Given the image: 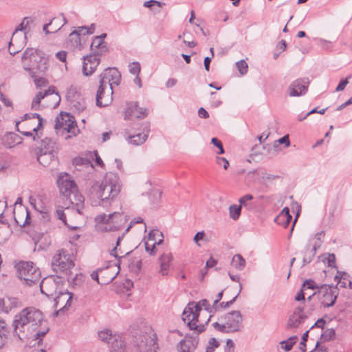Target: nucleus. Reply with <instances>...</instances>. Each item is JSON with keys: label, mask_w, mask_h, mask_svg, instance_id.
Masks as SVG:
<instances>
[{"label": "nucleus", "mask_w": 352, "mask_h": 352, "mask_svg": "<svg viewBox=\"0 0 352 352\" xmlns=\"http://www.w3.org/2000/svg\"><path fill=\"white\" fill-rule=\"evenodd\" d=\"M66 295H69V297L67 298V299L66 300L65 305L63 307L59 309L58 311H56L54 312L53 315L54 317H57L60 313L63 312L65 310H67L68 307L71 306V302H72V294L67 291L65 292H58V295L54 298V308H56L58 303L62 299L65 300V297Z\"/></svg>", "instance_id": "nucleus-22"}, {"label": "nucleus", "mask_w": 352, "mask_h": 352, "mask_svg": "<svg viewBox=\"0 0 352 352\" xmlns=\"http://www.w3.org/2000/svg\"><path fill=\"white\" fill-rule=\"evenodd\" d=\"M54 128L56 130L63 129L74 135H76V131L79 132V130L76 129L77 124L74 117L68 113H60L56 117Z\"/></svg>", "instance_id": "nucleus-11"}, {"label": "nucleus", "mask_w": 352, "mask_h": 352, "mask_svg": "<svg viewBox=\"0 0 352 352\" xmlns=\"http://www.w3.org/2000/svg\"><path fill=\"white\" fill-rule=\"evenodd\" d=\"M18 277L23 279L28 285L38 283L41 279V272L33 262L21 261L16 265Z\"/></svg>", "instance_id": "nucleus-7"}, {"label": "nucleus", "mask_w": 352, "mask_h": 352, "mask_svg": "<svg viewBox=\"0 0 352 352\" xmlns=\"http://www.w3.org/2000/svg\"><path fill=\"white\" fill-rule=\"evenodd\" d=\"M212 327L218 331L223 333H230V331L228 329H227V325L223 321L222 323H219L218 322H215L212 323Z\"/></svg>", "instance_id": "nucleus-47"}, {"label": "nucleus", "mask_w": 352, "mask_h": 352, "mask_svg": "<svg viewBox=\"0 0 352 352\" xmlns=\"http://www.w3.org/2000/svg\"><path fill=\"white\" fill-rule=\"evenodd\" d=\"M336 336V331L333 328L328 329L325 330L321 335L320 338V342H327L333 339Z\"/></svg>", "instance_id": "nucleus-43"}, {"label": "nucleus", "mask_w": 352, "mask_h": 352, "mask_svg": "<svg viewBox=\"0 0 352 352\" xmlns=\"http://www.w3.org/2000/svg\"><path fill=\"white\" fill-rule=\"evenodd\" d=\"M72 195L74 198H72V200L76 201V210L77 212L80 214V208L82 206L83 202H84V197L82 195H80L77 192V190L75 191L74 193H72ZM73 203V201H72Z\"/></svg>", "instance_id": "nucleus-44"}, {"label": "nucleus", "mask_w": 352, "mask_h": 352, "mask_svg": "<svg viewBox=\"0 0 352 352\" xmlns=\"http://www.w3.org/2000/svg\"><path fill=\"white\" fill-rule=\"evenodd\" d=\"M38 162L43 166H47L54 158V153H36Z\"/></svg>", "instance_id": "nucleus-33"}, {"label": "nucleus", "mask_w": 352, "mask_h": 352, "mask_svg": "<svg viewBox=\"0 0 352 352\" xmlns=\"http://www.w3.org/2000/svg\"><path fill=\"white\" fill-rule=\"evenodd\" d=\"M236 68L239 71V72L241 75H244L248 72V63L244 60H241L236 63Z\"/></svg>", "instance_id": "nucleus-48"}, {"label": "nucleus", "mask_w": 352, "mask_h": 352, "mask_svg": "<svg viewBox=\"0 0 352 352\" xmlns=\"http://www.w3.org/2000/svg\"><path fill=\"white\" fill-rule=\"evenodd\" d=\"M21 63L23 69L34 79L36 87L47 85L48 81L45 78L38 76L47 68V58L42 51L36 48H27L23 53Z\"/></svg>", "instance_id": "nucleus-2"}, {"label": "nucleus", "mask_w": 352, "mask_h": 352, "mask_svg": "<svg viewBox=\"0 0 352 352\" xmlns=\"http://www.w3.org/2000/svg\"><path fill=\"white\" fill-rule=\"evenodd\" d=\"M199 313H197L192 311V314H190V316L186 318V317H184V316L182 314L183 321L186 323L188 327L190 330L195 331L197 334L201 333L206 330V325L208 324L210 318L212 317V315H210L205 324L198 325L197 324V322L199 321Z\"/></svg>", "instance_id": "nucleus-18"}, {"label": "nucleus", "mask_w": 352, "mask_h": 352, "mask_svg": "<svg viewBox=\"0 0 352 352\" xmlns=\"http://www.w3.org/2000/svg\"><path fill=\"white\" fill-rule=\"evenodd\" d=\"M69 40L72 42L74 47L79 50L82 47L80 42V36L78 35L77 32H72L69 35Z\"/></svg>", "instance_id": "nucleus-42"}, {"label": "nucleus", "mask_w": 352, "mask_h": 352, "mask_svg": "<svg viewBox=\"0 0 352 352\" xmlns=\"http://www.w3.org/2000/svg\"><path fill=\"white\" fill-rule=\"evenodd\" d=\"M61 21V19L60 18H53L50 21V23H46L43 25V30L45 32V33L46 34H49L50 33H54L52 32V30H51L50 31L48 30V27L50 26V25H54V24L56 22H60Z\"/></svg>", "instance_id": "nucleus-54"}, {"label": "nucleus", "mask_w": 352, "mask_h": 352, "mask_svg": "<svg viewBox=\"0 0 352 352\" xmlns=\"http://www.w3.org/2000/svg\"><path fill=\"white\" fill-rule=\"evenodd\" d=\"M142 133H138L133 135H129L126 140L131 144L135 146H139L142 144L147 140L150 131H151V125L148 122H145L142 124L141 126Z\"/></svg>", "instance_id": "nucleus-19"}, {"label": "nucleus", "mask_w": 352, "mask_h": 352, "mask_svg": "<svg viewBox=\"0 0 352 352\" xmlns=\"http://www.w3.org/2000/svg\"><path fill=\"white\" fill-rule=\"evenodd\" d=\"M157 335L153 330L140 331L133 337L131 345L135 352H157Z\"/></svg>", "instance_id": "nucleus-5"}, {"label": "nucleus", "mask_w": 352, "mask_h": 352, "mask_svg": "<svg viewBox=\"0 0 352 352\" xmlns=\"http://www.w3.org/2000/svg\"><path fill=\"white\" fill-rule=\"evenodd\" d=\"M108 88L109 87H105L104 83H100L96 96V102L98 107H107L112 101V94H110V95L104 96V90Z\"/></svg>", "instance_id": "nucleus-21"}, {"label": "nucleus", "mask_w": 352, "mask_h": 352, "mask_svg": "<svg viewBox=\"0 0 352 352\" xmlns=\"http://www.w3.org/2000/svg\"><path fill=\"white\" fill-rule=\"evenodd\" d=\"M173 256L170 253H164L159 258L160 264V273L162 276H167L170 268V262Z\"/></svg>", "instance_id": "nucleus-26"}, {"label": "nucleus", "mask_w": 352, "mask_h": 352, "mask_svg": "<svg viewBox=\"0 0 352 352\" xmlns=\"http://www.w3.org/2000/svg\"><path fill=\"white\" fill-rule=\"evenodd\" d=\"M311 240L312 239L309 240V243L302 251V254H303L302 266L310 263L313 261L314 258L315 257L317 249L320 247V243H314L312 244Z\"/></svg>", "instance_id": "nucleus-20"}, {"label": "nucleus", "mask_w": 352, "mask_h": 352, "mask_svg": "<svg viewBox=\"0 0 352 352\" xmlns=\"http://www.w3.org/2000/svg\"><path fill=\"white\" fill-rule=\"evenodd\" d=\"M122 183L118 175L114 172L107 173L102 184L98 186L96 196L102 203L113 199L120 192Z\"/></svg>", "instance_id": "nucleus-3"}, {"label": "nucleus", "mask_w": 352, "mask_h": 352, "mask_svg": "<svg viewBox=\"0 0 352 352\" xmlns=\"http://www.w3.org/2000/svg\"><path fill=\"white\" fill-rule=\"evenodd\" d=\"M326 324V321L323 318H319L311 327L309 329H312L314 327H318L323 329L324 324Z\"/></svg>", "instance_id": "nucleus-64"}, {"label": "nucleus", "mask_w": 352, "mask_h": 352, "mask_svg": "<svg viewBox=\"0 0 352 352\" xmlns=\"http://www.w3.org/2000/svg\"><path fill=\"white\" fill-rule=\"evenodd\" d=\"M97 54H91L83 57L82 74L88 76L91 75L96 69L100 62V56Z\"/></svg>", "instance_id": "nucleus-15"}, {"label": "nucleus", "mask_w": 352, "mask_h": 352, "mask_svg": "<svg viewBox=\"0 0 352 352\" xmlns=\"http://www.w3.org/2000/svg\"><path fill=\"white\" fill-rule=\"evenodd\" d=\"M65 278L69 285L73 287L80 285L84 282L85 279L82 273H76L74 277H72V275H68L66 276Z\"/></svg>", "instance_id": "nucleus-35"}, {"label": "nucleus", "mask_w": 352, "mask_h": 352, "mask_svg": "<svg viewBox=\"0 0 352 352\" xmlns=\"http://www.w3.org/2000/svg\"><path fill=\"white\" fill-rule=\"evenodd\" d=\"M56 215H57L58 219H60V221H62V222L65 225H67L66 216L64 212L63 208L62 207H59L56 209Z\"/></svg>", "instance_id": "nucleus-58"}, {"label": "nucleus", "mask_w": 352, "mask_h": 352, "mask_svg": "<svg viewBox=\"0 0 352 352\" xmlns=\"http://www.w3.org/2000/svg\"><path fill=\"white\" fill-rule=\"evenodd\" d=\"M352 78V74L348 76L345 79L340 80L338 86L336 88V91H343L346 86L349 84V80Z\"/></svg>", "instance_id": "nucleus-53"}, {"label": "nucleus", "mask_w": 352, "mask_h": 352, "mask_svg": "<svg viewBox=\"0 0 352 352\" xmlns=\"http://www.w3.org/2000/svg\"><path fill=\"white\" fill-rule=\"evenodd\" d=\"M309 352H327L325 346L320 345V341H317L315 348Z\"/></svg>", "instance_id": "nucleus-62"}, {"label": "nucleus", "mask_w": 352, "mask_h": 352, "mask_svg": "<svg viewBox=\"0 0 352 352\" xmlns=\"http://www.w3.org/2000/svg\"><path fill=\"white\" fill-rule=\"evenodd\" d=\"M199 340L197 338H189L182 340L179 342L177 346L179 352H192L197 346Z\"/></svg>", "instance_id": "nucleus-24"}, {"label": "nucleus", "mask_w": 352, "mask_h": 352, "mask_svg": "<svg viewBox=\"0 0 352 352\" xmlns=\"http://www.w3.org/2000/svg\"><path fill=\"white\" fill-rule=\"evenodd\" d=\"M310 329L305 332L302 336L301 342L300 343V349L302 352H306V342L307 341L309 332Z\"/></svg>", "instance_id": "nucleus-56"}, {"label": "nucleus", "mask_w": 352, "mask_h": 352, "mask_svg": "<svg viewBox=\"0 0 352 352\" xmlns=\"http://www.w3.org/2000/svg\"><path fill=\"white\" fill-rule=\"evenodd\" d=\"M320 285H317L315 281L312 279H307L302 284V288L304 290L306 289H316L319 290Z\"/></svg>", "instance_id": "nucleus-46"}, {"label": "nucleus", "mask_w": 352, "mask_h": 352, "mask_svg": "<svg viewBox=\"0 0 352 352\" xmlns=\"http://www.w3.org/2000/svg\"><path fill=\"white\" fill-rule=\"evenodd\" d=\"M253 199V195L246 194L239 198V206H241V208H245L247 210L252 211L255 208V204L252 201Z\"/></svg>", "instance_id": "nucleus-31"}, {"label": "nucleus", "mask_w": 352, "mask_h": 352, "mask_svg": "<svg viewBox=\"0 0 352 352\" xmlns=\"http://www.w3.org/2000/svg\"><path fill=\"white\" fill-rule=\"evenodd\" d=\"M129 69L131 74L138 76L141 70L140 64L138 62H133L129 64Z\"/></svg>", "instance_id": "nucleus-49"}, {"label": "nucleus", "mask_w": 352, "mask_h": 352, "mask_svg": "<svg viewBox=\"0 0 352 352\" xmlns=\"http://www.w3.org/2000/svg\"><path fill=\"white\" fill-rule=\"evenodd\" d=\"M98 338L106 343L112 344L116 340L122 338L120 336L113 335L112 331L109 329L100 331L98 333Z\"/></svg>", "instance_id": "nucleus-29"}, {"label": "nucleus", "mask_w": 352, "mask_h": 352, "mask_svg": "<svg viewBox=\"0 0 352 352\" xmlns=\"http://www.w3.org/2000/svg\"><path fill=\"white\" fill-rule=\"evenodd\" d=\"M99 77V82L108 86L111 94L113 93V85H118L121 80V74L116 67L106 68Z\"/></svg>", "instance_id": "nucleus-10"}, {"label": "nucleus", "mask_w": 352, "mask_h": 352, "mask_svg": "<svg viewBox=\"0 0 352 352\" xmlns=\"http://www.w3.org/2000/svg\"><path fill=\"white\" fill-rule=\"evenodd\" d=\"M51 265L53 271L56 274L65 276L72 275V270L75 266L74 256L66 250H58L53 256Z\"/></svg>", "instance_id": "nucleus-6"}, {"label": "nucleus", "mask_w": 352, "mask_h": 352, "mask_svg": "<svg viewBox=\"0 0 352 352\" xmlns=\"http://www.w3.org/2000/svg\"><path fill=\"white\" fill-rule=\"evenodd\" d=\"M107 270H104L103 268H98L96 271H94L91 274V277L93 280H96L99 284L101 285H106L109 284L111 281L114 280V278L116 277L118 272H116V274H112L111 276H109L106 280H102V282L99 281V275L103 272H106Z\"/></svg>", "instance_id": "nucleus-30"}, {"label": "nucleus", "mask_w": 352, "mask_h": 352, "mask_svg": "<svg viewBox=\"0 0 352 352\" xmlns=\"http://www.w3.org/2000/svg\"><path fill=\"white\" fill-rule=\"evenodd\" d=\"M96 30V24L91 23L89 26H80L78 27L76 30H74V32H77L78 35L81 36H85V35H90L94 33Z\"/></svg>", "instance_id": "nucleus-36"}, {"label": "nucleus", "mask_w": 352, "mask_h": 352, "mask_svg": "<svg viewBox=\"0 0 352 352\" xmlns=\"http://www.w3.org/2000/svg\"><path fill=\"white\" fill-rule=\"evenodd\" d=\"M99 37L94 36L91 43V50L94 54L103 55L108 51L107 43L100 40Z\"/></svg>", "instance_id": "nucleus-25"}, {"label": "nucleus", "mask_w": 352, "mask_h": 352, "mask_svg": "<svg viewBox=\"0 0 352 352\" xmlns=\"http://www.w3.org/2000/svg\"><path fill=\"white\" fill-rule=\"evenodd\" d=\"M147 109L139 107L137 102H131L127 104L125 112L124 120H131L133 118H143L147 116Z\"/></svg>", "instance_id": "nucleus-17"}, {"label": "nucleus", "mask_w": 352, "mask_h": 352, "mask_svg": "<svg viewBox=\"0 0 352 352\" xmlns=\"http://www.w3.org/2000/svg\"><path fill=\"white\" fill-rule=\"evenodd\" d=\"M201 303V307H204L206 311L210 313L211 315L215 313L214 307H210V305L208 300L202 299L198 302Z\"/></svg>", "instance_id": "nucleus-51"}, {"label": "nucleus", "mask_w": 352, "mask_h": 352, "mask_svg": "<svg viewBox=\"0 0 352 352\" xmlns=\"http://www.w3.org/2000/svg\"><path fill=\"white\" fill-rule=\"evenodd\" d=\"M348 278H349V275L346 272L338 270L334 280L337 282L336 285L338 288H345L346 282H342V280H348Z\"/></svg>", "instance_id": "nucleus-37"}, {"label": "nucleus", "mask_w": 352, "mask_h": 352, "mask_svg": "<svg viewBox=\"0 0 352 352\" xmlns=\"http://www.w3.org/2000/svg\"><path fill=\"white\" fill-rule=\"evenodd\" d=\"M163 5H164V3H162L156 0L146 1L143 4L144 7L149 8H152L155 6H157L158 8H161Z\"/></svg>", "instance_id": "nucleus-57"}, {"label": "nucleus", "mask_w": 352, "mask_h": 352, "mask_svg": "<svg viewBox=\"0 0 352 352\" xmlns=\"http://www.w3.org/2000/svg\"><path fill=\"white\" fill-rule=\"evenodd\" d=\"M234 349V343L231 339L226 340V345L224 349V352H233Z\"/></svg>", "instance_id": "nucleus-61"}, {"label": "nucleus", "mask_w": 352, "mask_h": 352, "mask_svg": "<svg viewBox=\"0 0 352 352\" xmlns=\"http://www.w3.org/2000/svg\"><path fill=\"white\" fill-rule=\"evenodd\" d=\"M73 107L79 113L83 111L86 108L85 100L81 99L79 101L74 102Z\"/></svg>", "instance_id": "nucleus-55"}, {"label": "nucleus", "mask_w": 352, "mask_h": 352, "mask_svg": "<svg viewBox=\"0 0 352 352\" xmlns=\"http://www.w3.org/2000/svg\"><path fill=\"white\" fill-rule=\"evenodd\" d=\"M220 320L225 321L227 329L230 333L239 332L241 330L243 325V318L239 311H232L222 316Z\"/></svg>", "instance_id": "nucleus-13"}, {"label": "nucleus", "mask_w": 352, "mask_h": 352, "mask_svg": "<svg viewBox=\"0 0 352 352\" xmlns=\"http://www.w3.org/2000/svg\"><path fill=\"white\" fill-rule=\"evenodd\" d=\"M298 337L296 336H291L287 340H283L280 342L281 348L285 351H290L293 346L296 344Z\"/></svg>", "instance_id": "nucleus-39"}, {"label": "nucleus", "mask_w": 352, "mask_h": 352, "mask_svg": "<svg viewBox=\"0 0 352 352\" xmlns=\"http://www.w3.org/2000/svg\"><path fill=\"white\" fill-rule=\"evenodd\" d=\"M32 118H38V124L36 127H34L33 129V132L35 133L36 135H37V131L42 125V121L43 118L41 117V116L38 113H25L23 115V116L21 118V120H25L28 119H32Z\"/></svg>", "instance_id": "nucleus-40"}, {"label": "nucleus", "mask_w": 352, "mask_h": 352, "mask_svg": "<svg viewBox=\"0 0 352 352\" xmlns=\"http://www.w3.org/2000/svg\"><path fill=\"white\" fill-rule=\"evenodd\" d=\"M6 300V313H8L12 309L19 305V301L16 298L8 297Z\"/></svg>", "instance_id": "nucleus-41"}, {"label": "nucleus", "mask_w": 352, "mask_h": 352, "mask_svg": "<svg viewBox=\"0 0 352 352\" xmlns=\"http://www.w3.org/2000/svg\"><path fill=\"white\" fill-rule=\"evenodd\" d=\"M46 321L43 320L42 312L32 307L24 308L19 314H16L13 320L14 334L18 336L20 340H23L21 336V333L25 332V328L28 331L35 333L26 335L28 338H32V340L37 341L39 345L43 342V338L48 333L50 328L47 326H43Z\"/></svg>", "instance_id": "nucleus-1"}, {"label": "nucleus", "mask_w": 352, "mask_h": 352, "mask_svg": "<svg viewBox=\"0 0 352 352\" xmlns=\"http://www.w3.org/2000/svg\"><path fill=\"white\" fill-rule=\"evenodd\" d=\"M22 213L23 215L25 214V219L24 222L23 223H21L16 217H14V221L18 226L21 227H24L27 225H29L31 222L30 212L27 208H25L22 210Z\"/></svg>", "instance_id": "nucleus-45"}, {"label": "nucleus", "mask_w": 352, "mask_h": 352, "mask_svg": "<svg viewBox=\"0 0 352 352\" xmlns=\"http://www.w3.org/2000/svg\"><path fill=\"white\" fill-rule=\"evenodd\" d=\"M57 185L60 192L72 201V193L77 190V186L66 173H61L57 179Z\"/></svg>", "instance_id": "nucleus-12"}, {"label": "nucleus", "mask_w": 352, "mask_h": 352, "mask_svg": "<svg viewBox=\"0 0 352 352\" xmlns=\"http://www.w3.org/2000/svg\"><path fill=\"white\" fill-rule=\"evenodd\" d=\"M46 96V93L39 91L36 94L32 100V108L36 109V106H38L41 103V100Z\"/></svg>", "instance_id": "nucleus-50"}, {"label": "nucleus", "mask_w": 352, "mask_h": 352, "mask_svg": "<svg viewBox=\"0 0 352 352\" xmlns=\"http://www.w3.org/2000/svg\"><path fill=\"white\" fill-rule=\"evenodd\" d=\"M63 275L60 276L51 275L48 277L44 278L41 284V292L42 294L50 297L54 298V294H56L58 287L64 283Z\"/></svg>", "instance_id": "nucleus-9"}, {"label": "nucleus", "mask_w": 352, "mask_h": 352, "mask_svg": "<svg viewBox=\"0 0 352 352\" xmlns=\"http://www.w3.org/2000/svg\"><path fill=\"white\" fill-rule=\"evenodd\" d=\"M308 316L304 312L302 307H296L293 314L289 317L287 322V328L294 329L303 324L307 319Z\"/></svg>", "instance_id": "nucleus-16"}, {"label": "nucleus", "mask_w": 352, "mask_h": 352, "mask_svg": "<svg viewBox=\"0 0 352 352\" xmlns=\"http://www.w3.org/2000/svg\"><path fill=\"white\" fill-rule=\"evenodd\" d=\"M163 239H160L158 242H154L151 245H149L148 243H146L145 244V249L146 251L150 254V255H155V246L156 245H159L161 243H162Z\"/></svg>", "instance_id": "nucleus-52"}, {"label": "nucleus", "mask_w": 352, "mask_h": 352, "mask_svg": "<svg viewBox=\"0 0 352 352\" xmlns=\"http://www.w3.org/2000/svg\"><path fill=\"white\" fill-rule=\"evenodd\" d=\"M292 219V216L290 214V211L288 207H285L280 214L276 217L275 222L278 224L282 225L283 227L287 228Z\"/></svg>", "instance_id": "nucleus-27"}, {"label": "nucleus", "mask_w": 352, "mask_h": 352, "mask_svg": "<svg viewBox=\"0 0 352 352\" xmlns=\"http://www.w3.org/2000/svg\"><path fill=\"white\" fill-rule=\"evenodd\" d=\"M128 219L120 212H115L107 215L100 214L95 217L97 228L102 232H116L124 228Z\"/></svg>", "instance_id": "nucleus-4"}, {"label": "nucleus", "mask_w": 352, "mask_h": 352, "mask_svg": "<svg viewBox=\"0 0 352 352\" xmlns=\"http://www.w3.org/2000/svg\"><path fill=\"white\" fill-rule=\"evenodd\" d=\"M241 206L237 204L230 205L229 207L230 217L234 221L238 220L241 216Z\"/></svg>", "instance_id": "nucleus-38"}, {"label": "nucleus", "mask_w": 352, "mask_h": 352, "mask_svg": "<svg viewBox=\"0 0 352 352\" xmlns=\"http://www.w3.org/2000/svg\"><path fill=\"white\" fill-rule=\"evenodd\" d=\"M201 303L195 302L194 301H191L188 303L186 307L184 308L183 311V315L184 317L188 318L190 314H192V311L197 313H199L201 311Z\"/></svg>", "instance_id": "nucleus-32"}, {"label": "nucleus", "mask_w": 352, "mask_h": 352, "mask_svg": "<svg viewBox=\"0 0 352 352\" xmlns=\"http://www.w3.org/2000/svg\"><path fill=\"white\" fill-rule=\"evenodd\" d=\"M208 344L210 345V349H217L220 346V342L215 338H211Z\"/></svg>", "instance_id": "nucleus-63"}, {"label": "nucleus", "mask_w": 352, "mask_h": 352, "mask_svg": "<svg viewBox=\"0 0 352 352\" xmlns=\"http://www.w3.org/2000/svg\"><path fill=\"white\" fill-rule=\"evenodd\" d=\"M216 162L219 166H223L225 170H226L229 166L228 161L223 157H217Z\"/></svg>", "instance_id": "nucleus-59"}, {"label": "nucleus", "mask_w": 352, "mask_h": 352, "mask_svg": "<svg viewBox=\"0 0 352 352\" xmlns=\"http://www.w3.org/2000/svg\"><path fill=\"white\" fill-rule=\"evenodd\" d=\"M239 295V293H238L232 300L228 302H220L219 306L221 308L226 309L230 307L236 300Z\"/></svg>", "instance_id": "nucleus-60"}, {"label": "nucleus", "mask_w": 352, "mask_h": 352, "mask_svg": "<svg viewBox=\"0 0 352 352\" xmlns=\"http://www.w3.org/2000/svg\"><path fill=\"white\" fill-rule=\"evenodd\" d=\"M309 80L307 78H298L290 84L288 88L290 97L304 96L308 91Z\"/></svg>", "instance_id": "nucleus-14"}, {"label": "nucleus", "mask_w": 352, "mask_h": 352, "mask_svg": "<svg viewBox=\"0 0 352 352\" xmlns=\"http://www.w3.org/2000/svg\"><path fill=\"white\" fill-rule=\"evenodd\" d=\"M110 352H133V349L126 346L122 338H119L112 342Z\"/></svg>", "instance_id": "nucleus-28"}, {"label": "nucleus", "mask_w": 352, "mask_h": 352, "mask_svg": "<svg viewBox=\"0 0 352 352\" xmlns=\"http://www.w3.org/2000/svg\"><path fill=\"white\" fill-rule=\"evenodd\" d=\"M317 294L319 300L324 307H330L335 305L339 295L338 285L320 284Z\"/></svg>", "instance_id": "nucleus-8"}, {"label": "nucleus", "mask_w": 352, "mask_h": 352, "mask_svg": "<svg viewBox=\"0 0 352 352\" xmlns=\"http://www.w3.org/2000/svg\"><path fill=\"white\" fill-rule=\"evenodd\" d=\"M231 264L235 269L241 271L245 268L246 261L240 254H236L233 256Z\"/></svg>", "instance_id": "nucleus-34"}, {"label": "nucleus", "mask_w": 352, "mask_h": 352, "mask_svg": "<svg viewBox=\"0 0 352 352\" xmlns=\"http://www.w3.org/2000/svg\"><path fill=\"white\" fill-rule=\"evenodd\" d=\"M58 148L57 144L55 140L45 138L41 140L40 145L38 147V151L37 153H54Z\"/></svg>", "instance_id": "nucleus-23"}]
</instances>
